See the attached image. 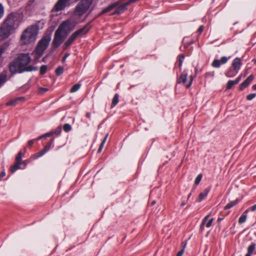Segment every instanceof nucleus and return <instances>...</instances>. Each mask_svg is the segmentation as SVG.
<instances>
[{
    "mask_svg": "<svg viewBox=\"0 0 256 256\" xmlns=\"http://www.w3.org/2000/svg\"><path fill=\"white\" fill-rule=\"evenodd\" d=\"M80 86H81V84H74L72 88L70 90V92H76L77 90H78L80 89Z\"/></svg>",
    "mask_w": 256,
    "mask_h": 256,
    "instance_id": "nucleus-25",
    "label": "nucleus"
},
{
    "mask_svg": "<svg viewBox=\"0 0 256 256\" xmlns=\"http://www.w3.org/2000/svg\"><path fill=\"white\" fill-rule=\"evenodd\" d=\"M86 116L88 118H90V112H87L86 114Z\"/></svg>",
    "mask_w": 256,
    "mask_h": 256,
    "instance_id": "nucleus-53",
    "label": "nucleus"
},
{
    "mask_svg": "<svg viewBox=\"0 0 256 256\" xmlns=\"http://www.w3.org/2000/svg\"><path fill=\"white\" fill-rule=\"evenodd\" d=\"M248 210H246L244 212V214H246L248 213Z\"/></svg>",
    "mask_w": 256,
    "mask_h": 256,
    "instance_id": "nucleus-58",
    "label": "nucleus"
},
{
    "mask_svg": "<svg viewBox=\"0 0 256 256\" xmlns=\"http://www.w3.org/2000/svg\"><path fill=\"white\" fill-rule=\"evenodd\" d=\"M252 88L254 90H256V84L253 85Z\"/></svg>",
    "mask_w": 256,
    "mask_h": 256,
    "instance_id": "nucleus-56",
    "label": "nucleus"
},
{
    "mask_svg": "<svg viewBox=\"0 0 256 256\" xmlns=\"http://www.w3.org/2000/svg\"><path fill=\"white\" fill-rule=\"evenodd\" d=\"M209 192L210 188H206L204 190V191L200 193L198 196V202H200L202 200H203L207 196Z\"/></svg>",
    "mask_w": 256,
    "mask_h": 256,
    "instance_id": "nucleus-13",
    "label": "nucleus"
},
{
    "mask_svg": "<svg viewBox=\"0 0 256 256\" xmlns=\"http://www.w3.org/2000/svg\"><path fill=\"white\" fill-rule=\"evenodd\" d=\"M119 96L118 94H116L112 99V107H114L117 104L118 102Z\"/></svg>",
    "mask_w": 256,
    "mask_h": 256,
    "instance_id": "nucleus-23",
    "label": "nucleus"
},
{
    "mask_svg": "<svg viewBox=\"0 0 256 256\" xmlns=\"http://www.w3.org/2000/svg\"><path fill=\"white\" fill-rule=\"evenodd\" d=\"M186 39L187 38H184V39H183V40H182V42L184 43V46H186Z\"/></svg>",
    "mask_w": 256,
    "mask_h": 256,
    "instance_id": "nucleus-52",
    "label": "nucleus"
},
{
    "mask_svg": "<svg viewBox=\"0 0 256 256\" xmlns=\"http://www.w3.org/2000/svg\"><path fill=\"white\" fill-rule=\"evenodd\" d=\"M93 0H82L75 8V14L78 16L82 15L90 8Z\"/></svg>",
    "mask_w": 256,
    "mask_h": 256,
    "instance_id": "nucleus-7",
    "label": "nucleus"
},
{
    "mask_svg": "<svg viewBox=\"0 0 256 256\" xmlns=\"http://www.w3.org/2000/svg\"><path fill=\"white\" fill-rule=\"evenodd\" d=\"M235 84H236L234 83V80H229L227 84L226 89H230Z\"/></svg>",
    "mask_w": 256,
    "mask_h": 256,
    "instance_id": "nucleus-32",
    "label": "nucleus"
},
{
    "mask_svg": "<svg viewBox=\"0 0 256 256\" xmlns=\"http://www.w3.org/2000/svg\"><path fill=\"white\" fill-rule=\"evenodd\" d=\"M255 247H256L255 244H250L248 247V252L247 254H252L255 249Z\"/></svg>",
    "mask_w": 256,
    "mask_h": 256,
    "instance_id": "nucleus-24",
    "label": "nucleus"
},
{
    "mask_svg": "<svg viewBox=\"0 0 256 256\" xmlns=\"http://www.w3.org/2000/svg\"><path fill=\"white\" fill-rule=\"evenodd\" d=\"M48 89L46 88H40V92L44 93L46 92H47Z\"/></svg>",
    "mask_w": 256,
    "mask_h": 256,
    "instance_id": "nucleus-44",
    "label": "nucleus"
},
{
    "mask_svg": "<svg viewBox=\"0 0 256 256\" xmlns=\"http://www.w3.org/2000/svg\"><path fill=\"white\" fill-rule=\"evenodd\" d=\"M24 98L21 97V98H17L14 100H11L9 102H7L6 104L7 106H16L17 104V102L20 100H24Z\"/></svg>",
    "mask_w": 256,
    "mask_h": 256,
    "instance_id": "nucleus-14",
    "label": "nucleus"
},
{
    "mask_svg": "<svg viewBox=\"0 0 256 256\" xmlns=\"http://www.w3.org/2000/svg\"><path fill=\"white\" fill-rule=\"evenodd\" d=\"M118 5V2H116L112 4H110L102 10L101 14L109 12L115 8L116 9L112 13V14H120L124 12L126 9L128 4L124 3L120 6Z\"/></svg>",
    "mask_w": 256,
    "mask_h": 256,
    "instance_id": "nucleus-6",
    "label": "nucleus"
},
{
    "mask_svg": "<svg viewBox=\"0 0 256 256\" xmlns=\"http://www.w3.org/2000/svg\"><path fill=\"white\" fill-rule=\"evenodd\" d=\"M256 96V93H254V94H248L246 96V99L248 100H251L254 98Z\"/></svg>",
    "mask_w": 256,
    "mask_h": 256,
    "instance_id": "nucleus-36",
    "label": "nucleus"
},
{
    "mask_svg": "<svg viewBox=\"0 0 256 256\" xmlns=\"http://www.w3.org/2000/svg\"><path fill=\"white\" fill-rule=\"evenodd\" d=\"M137 0H129V1H128V2H126V4H128H128H130V3L134 2H135L137 1Z\"/></svg>",
    "mask_w": 256,
    "mask_h": 256,
    "instance_id": "nucleus-50",
    "label": "nucleus"
},
{
    "mask_svg": "<svg viewBox=\"0 0 256 256\" xmlns=\"http://www.w3.org/2000/svg\"><path fill=\"white\" fill-rule=\"evenodd\" d=\"M90 30V28H88L87 26H85L84 28L79 29L78 30H77L74 32L71 36L76 39V38L78 36H80L86 33L88 30Z\"/></svg>",
    "mask_w": 256,
    "mask_h": 256,
    "instance_id": "nucleus-9",
    "label": "nucleus"
},
{
    "mask_svg": "<svg viewBox=\"0 0 256 256\" xmlns=\"http://www.w3.org/2000/svg\"><path fill=\"white\" fill-rule=\"evenodd\" d=\"M191 194H190L188 196V199L190 196Z\"/></svg>",
    "mask_w": 256,
    "mask_h": 256,
    "instance_id": "nucleus-59",
    "label": "nucleus"
},
{
    "mask_svg": "<svg viewBox=\"0 0 256 256\" xmlns=\"http://www.w3.org/2000/svg\"><path fill=\"white\" fill-rule=\"evenodd\" d=\"M241 78H242V76H238L236 78V79L235 80H234V83L236 84L240 82V80H241Z\"/></svg>",
    "mask_w": 256,
    "mask_h": 256,
    "instance_id": "nucleus-42",
    "label": "nucleus"
},
{
    "mask_svg": "<svg viewBox=\"0 0 256 256\" xmlns=\"http://www.w3.org/2000/svg\"><path fill=\"white\" fill-rule=\"evenodd\" d=\"M38 34V30L34 26H30L26 28L22 32L20 40L22 44H27L34 42Z\"/></svg>",
    "mask_w": 256,
    "mask_h": 256,
    "instance_id": "nucleus-4",
    "label": "nucleus"
},
{
    "mask_svg": "<svg viewBox=\"0 0 256 256\" xmlns=\"http://www.w3.org/2000/svg\"><path fill=\"white\" fill-rule=\"evenodd\" d=\"M64 72V68L62 66H58L56 70V73L58 76H60Z\"/></svg>",
    "mask_w": 256,
    "mask_h": 256,
    "instance_id": "nucleus-29",
    "label": "nucleus"
},
{
    "mask_svg": "<svg viewBox=\"0 0 256 256\" xmlns=\"http://www.w3.org/2000/svg\"><path fill=\"white\" fill-rule=\"evenodd\" d=\"M253 60L254 62L255 63H256V60Z\"/></svg>",
    "mask_w": 256,
    "mask_h": 256,
    "instance_id": "nucleus-61",
    "label": "nucleus"
},
{
    "mask_svg": "<svg viewBox=\"0 0 256 256\" xmlns=\"http://www.w3.org/2000/svg\"><path fill=\"white\" fill-rule=\"evenodd\" d=\"M214 220V218H208V222L206 223V227H207V228L210 227L212 224Z\"/></svg>",
    "mask_w": 256,
    "mask_h": 256,
    "instance_id": "nucleus-38",
    "label": "nucleus"
},
{
    "mask_svg": "<svg viewBox=\"0 0 256 256\" xmlns=\"http://www.w3.org/2000/svg\"><path fill=\"white\" fill-rule=\"evenodd\" d=\"M34 144V140H30L28 142V145L30 146H32V144Z\"/></svg>",
    "mask_w": 256,
    "mask_h": 256,
    "instance_id": "nucleus-48",
    "label": "nucleus"
},
{
    "mask_svg": "<svg viewBox=\"0 0 256 256\" xmlns=\"http://www.w3.org/2000/svg\"><path fill=\"white\" fill-rule=\"evenodd\" d=\"M53 134V132H48V133H46L40 136H39L38 138V140H40L42 138H46L47 137H48V136H52Z\"/></svg>",
    "mask_w": 256,
    "mask_h": 256,
    "instance_id": "nucleus-31",
    "label": "nucleus"
},
{
    "mask_svg": "<svg viewBox=\"0 0 256 256\" xmlns=\"http://www.w3.org/2000/svg\"><path fill=\"white\" fill-rule=\"evenodd\" d=\"M47 70V66L46 65H42L40 68V74H44L46 73Z\"/></svg>",
    "mask_w": 256,
    "mask_h": 256,
    "instance_id": "nucleus-34",
    "label": "nucleus"
},
{
    "mask_svg": "<svg viewBox=\"0 0 256 256\" xmlns=\"http://www.w3.org/2000/svg\"><path fill=\"white\" fill-rule=\"evenodd\" d=\"M22 153L21 151L19 152L18 154L16 155V162H21L22 156Z\"/></svg>",
    "mask_w": 256,
    "mask_h": 256,
    "instance_id": "nucleus-28",
    "label": "nucleus"
},
{
    "mask_svg": "<svg viewBox=\"0 0 256 256\" xmlns=\"http://www.w3.org/2000/svg\"><path fill=\"white\" fill-rule=\"evenodd\" d=\"M6 176V172L4 171L0 173V181L2 180V178Z\"/></svg>",
    "mask_w": 256,
    "mask_h": 256,
    "instance_id": "nucleus-47",
    "label": "nucleus"
},
{
    "mask_svg": "<svg viewBox=\"0 0 256 256\" xmlns=\"http://www.w3.org/2000/svg\"><path fill=\"white\" fill-rule=\"evenodd\" d=\"M46 152H45L44 149L39 152H38L36 153V154H35L34 155V158L35 159H36L42 156Z\"/></svg>",
    "mask_w": 256,
    "mask_h": 256,
    "instance_id": "nucleus-26",
    "label": "nucleus"
},
{
    "mask_svg": "<svg viewBox=\"0 0 256 256\" xmlns=\"http://www.w3.org/2000/svg\"><path fill=\"white\" fill-rule=\"evenodd\" d=\"M22 164V162H16L10 168V170L12 173H14L16 170L20 168V166Z\"/></svg>",
    "mask_w": 256,
    "mask_h": 256,
    "instance_id": "nucleus-16",
    "label": "nucleus"
},
{
    "mask_svg": "<svg viewBox=\"0 0 256 256\" xmlns=\"http://www.w3.org/2000/svg\"><path fill=\"white\" fill-rule=\"evenodd\" d=\"M48 56H46L42 58V61L44 62H45L46 58H48Z\"/></svg>",
    "mask_w": 256,
    "mask_h": 256,
    "instance_id": "nucleus-54",
    "label": "nucleus"
},
{
    "mask_svg": "<svg viewBox=\"0 0 256 256\" xmlns=\"http://www.w3.org/2000/svg\"><path fill=\"white\" fill-rule=\"evenodd\" d=\"M70 56V54L68 53H66L65 54L64 56L63 57L62 59V62H64L66 60V58Z\"/></svg>",
    "mask_w": 256,
    "mask_h": 256,
    "instance_id": "nucleus-43",
    "label": "nucleus"
},
{
    "mask_svg": "<svg viewBox=\"0 0 256 256\" xmlns=\"http://www.w3.org/2000/svg\"><path fill=\"white\" fill-rule=\"evenodd\" d=\"M74 38L70 36L68 38V40L66 42L63 46V48L65 50L67 48L70 46L74 40Z\"/></svg>",
    "mask_w": 256,
    "mask_h": 256,
    "instance_id": "nucleus-17",
    "label": "nucleus"
},
{
    "mask_svg": "<svg viewBox=\"0 0 256 256\" xmlns=\"http://www.w3.org/2000/svg\"><path fill=\"white\" fill-rule=\"evenodd\" d=\"M187 74L183 73L181 74L178 80V83L186 84L187 79Z\"/></svg>",
    "mask_w": 256,
    "mask_h": 256,
    "instance_id": "nucleus-19",
    "label": "nucleus"
},
{
    "mask_svg": "<svg viewBox=\"0 0 256 256\" xmlns=\"http://www.w3.org/2000/svg\"><path fill=\"white\" fill-rule=\"evenodd\" d=\"M241 65L242 63L240 59V58H234L232 62V68L235 70L236 72H238L240 69Z\"/></svg>",
    "mask_w": 256,
    "mask_h": 256,
    "instance_id": "nucleus-12",
    "label": "nucleus"
},
{
    "mask_svg": "<svg viewBox=\"0 0 256 256\" xmlns=\"http://www.w3.org/2000/svg\"><path fill=\"white\" fill-rule=\"evenodd\" d=\"M76 23L71 20L63 22L55 32L52 41V46L54 48H58L64 40L66 36L62 34L67 30H72L75 26Z\"/></svg>",
    "mask_w": 256,
    "mask_h": 256,
    "instance_id": "nucleus-3",
    "label": "nucleus"
},
{
    "mask_svg": "<svg viewBox=\"0 0 256 256\" xmlns=\"http://www.w3.org/2000/svg\"><path fill=\"white\" fill-rule=\"evenodd\" d=\"M186 204V202H185V201H183V202L181 203L180 206H184Z\"/></svg>",
    "mask_w": 256,
    "mask_h": 256,
    "instance_id": "nucleus-55",
    "label": "nucleus"
},
{
    "mask_svg": "<svg viewBox=\"0 0 256 256\" xmlns=\"http://www.w3.org/2000/svg\"><path fill=\"white\" fill-rule=\"evenodd\" d=\"M18 14L16 12L7 16L0 27V41L6 40L12 34L16 29V22Z\"/></svg>",
    "mask_w": 256,
    "mask_h": 256,
    "instance_id": "nucleus-2",
    "label": "nucleus"
},
{
    "mask_svg": "<svg viewBox=\"0 0 256 256\" xmlns=\"http://www.w3.org/2000/svg\"><path fill=\"white\" fill-rule=\"evenodd\" d=\"M203 30H204V26H201L198 28V32L199 33V34H200L203 32Z\"/></svg>",
    "mask_w": 256,
    "mask_h": 256,
    "instance_id": "nucleus-46",
    "label": "nucleus"
},
{
    "mask_svg": "<svg viewBox=\"0 0 256 256\" xmlns=\"http://www.w3.org/2000/svg\"><path fill=\"white\" fill-rule=\"evenodd\" d=\"M254 76L252 74L250 75L241 84L240 89L242 90L244 88H246L250 82L253 80Z\"/></svg>",
    "mask_w": 256,
    "mask_h": 256,
    "instance_id": "nucleus-11",
    "label": "nucleus"
},
{
    "mask_svg": "<svg viewBox=\"0 0 256 256\" xmlns=\"http://www.w3.org/2000/svg\"><path fill=\"white\" fill-rule=\"evenodd\" d=\"M184 58V56L182 54L179 56V66H181L182 62Z\"/></svg>",
    "mask_w": 256,
    "mask_h": 256,
    "instance_id": "nucleus-40",
    "label": "nucleus"
},
{
    "mask_svg": "<svg viewBox=\"0 0 256 256\" xmlns=\"http://www.w3.org/2000/svg\"><path fill=\"white\" fill-rule=\"evenodd\" d=\"M62 131V127L60 126H58L55 130V131L53 132L54 134H55L56 135H59Z\"/></svg>",
    "mask_w": 256,
    "mask_h": 256,
    "instance_id": "nucleus-39",
    "label": "nucleus"
},
{
    "mask_svg": "<svg viewBox=\"0 0 256 256\" xmlns=\"http://www.w3.org/2000/svg\"><path fill=\"white\" fill-rule=\"evenodd\" d=\"M202 174H199L196 178V180H195V181H194V183L196 185H198L200 184L201 180H202Z\"/></svg>",
    "mask_w": 256,
    "mask_h": 256,
    "instance_id": "nucleus-35",
    "label": "nucleus"
},
{
    "mask_svg": "<svg viewBox=\"0 0 256 256\" xmlns=\"http://www.w3.org/2000/svg\"><path fill=\"white\" fill-rule=\"evenodd\" d=\"M6 74L4 72L0 75V86H1L6 81Z\"/></svg>",
    "mask_w": 256,
    "mask_h": 256,
    "instance_id": "nucleus-20",
    "label": "nucleus"
},
{
    "mask_svg": "<svg viewBox=\"0 0 256 256\" xmlns=\"http://www.w3.org/2000/svg\"><path fill=\"white\" fill-rule=\"evenodd\" d=\"M31 60L29 54H20L14 60L9 64V70L12 74L38 70L37 68L28 65Z\"/></svg>",
    "mask_w": 256,
    "mask_h": 256,
    "instance_id": "nucleus-1",
    "label": "nucleus"
},
{
    "mask_svg": "<svg viewBox=\"0 0 256 256\" xmlns=\"http://www.w3.org/2000/svg\"><path fill=\"white\" fill-rule=\"evenodd\" d=\"M70 0H58L56 4L54 10L56 12H59L63 10L68 5Z\"/></svg>",
    "mask_w": 256,
    "mask_h": 256,
    "instance_id": "nucleus-8",
    "label": "nucleus"
},
{
    "mask_svg": "<svg viewBox=\"0 0 256 256\" xmlns=\"http://www.w3.org/2000/svg\"><path fill=\"white\" fill-rule=\"evenodd\" d=\"M64 130L66 132H68L71 130L72 127L71 126L68 124H66L64 126Z\"/></svg>",
    "mask_w": 256,
    "mask_h": 256,
    "instance_id": "nucleus-33",
    "label": "nucleus"
},
{
    "mask_svg": "<svg viewBox=\"0 0 256 256\" xmlns=\"http://www.w3.org/2000/svg\"><path fill=\"white\" fill-rule=\"evenodd\" d=\"M238 72L232 68L226 73V76L228 78H232L236 76Z\"/></svg>",
    "mask_w": 256,
    "mask_h": 256,
    "instance_id": "nucleus-18",
    "label": "nucleus"
},
{
    "mask_svg": "<svg viewBox=\"0 0 256 256\" xmlns=\"http://www.w3.org/2000/svg\"><path fill=\"white\" fill-rule=\"evenodd\" d=\"M247 218V215L246 214H242L239 218L238 222L240 224H242L244 222Z\"/></svg>",
    "mask_w": 256,
    "mask_h": 256,
    "instance_id": "nucleus-27",
    "label": "nucleus"
},
{
    "mask_svg": "<svg viewBox=\"0 0 256 256\" xmlns=\"http://www.w3.org/2000/svg\"><path fill=\"white\" fill-rule=\"evenodd\" d=\"M240 202V200L238 198L230 202L225 206L224 210H228L232 208L234 206L236 205Z\"/></svg>",
    "mask_w": 256,
    "mask_h": 256,
    "instance_id": "nucleus-15",
    "label": "nucleus"
},
{
    "mask_svg": "<svg viewBox=\"0 0 256 256\" xmlns=\"http://www.w3.org/2000/svg\"><path fill=\"white\" fill-rule=\"evenodd\" d=\"M246 256H251V254H246Z\"/></svg>",
    "mask_w": 256,
    "mask_h": 256,
    "instance_id": "nucleus-60",
    "label": "nucleus"
},
{
    "mask_svg": "<svg viewBox=\"0 0 256 256\" xmlns=\"http://www.w3.org/2000/svg\"><path fill=\"white\" fill-rule=\"evenodd\" d=\"M156 204V201L155 200H154L151 203V204L152 205H154V204Z\"/></svg>",
    "mask_w": 256,
    "mask_h": 256,
    "instance_id": "nucleus-57",
    "label": "nucleus"
},
{
    "mask_svg": "<svg viewBox=\"0 0 256 256\" xmlns=\"http://www.w3.org/2000/svg\"><path fill=\"white\" fill-rule=\"evenodd\" d=\"M228 58H229L223 56L220 58V60H214L213 61L212 66L214 68H220L221 64H224L226 63Z\"/></svg>",
    "mask_w": 256,
    "mask_h": 256,
    "instance_id": "nucleus-10",
    "label": "nucleus"
},
{
    "mask_svg": "<svg viewBox=\"0 0 256 256\" xmlns=\"http://www.w3.org/2000/svg\"><path fill=\"white\" fill-rule=\"evenodd\" d=\"M210 213L206 216L202 220V224L200 226V229L201 230H202L204 229V226H206V223L208 222V219L210 218Z\"/></svg>",
    "mask_w": 256,
    "mask_h": 256,
    "instance_id": "nucleus-21",
    "label": "nucleus"
},
{
    "mask_svg": "<svg viewBox=\"0 0 256 256\" xmlns=\"http://www.w3.org/2000/svg\"><path fill=\"white\" fill-rule=\"evenodd\" d=\"M108 134H107L105 136L104 140H102V143H101V144H100V147H99V148L98 149V152L100 153V152H102V148H104V145L105 144V142H106V140L108 138Z\"/></svg>",
    "mask_w": 256,
    "mask_h": 256,
    "instance_id": "nucleus-22",
    "label": "nucleus"
},
{
    "mask_svg": "<svg viewBox=\"0 0 256 256\" xmlns=\"http://www.w3.org/2000/svg\"><path fill=\"white\" fill-rule=\"evenodd\" d=\"M184 252V249L183 248L182 250H181L177 254L176 256H182Z\"/></svg>",
    "mask_w": 256,
    "mask_h": 256,
    "instance_id": "nucleus-45",
    "label": "nucleus"
},
{
    "mask_svg": "<svg viewBox=\"0 0 256 256\" xmlns=\"http://www.w3.org/2000/svg\"><path fill=\"white\" fill-rule=\"evenodd\" d=\"M190 81H189L188 84H187L186 85V88H188L190 86L192 85V80H193V76H190Z\"/></svg>",
    "mask_w": 256,
    "mask_h": 256,
    "instance_id": "nucleus-41",
    "label": "nucleus"
},
{
    "mask_svg": "<svg viewBox=\"0 0 256 256\" xmlns=\"http://www.w3.org/2000/svg\"><path fill=\"white\" fill-rule=\"evenodd\" d=\"M224 216H219L218 218V222H220V221L224 219Z\"/></svg>",
    "mask_w": 256,
    "mask_h": 256,
    "instance_id": "nucleus-49",
    "label": "nucleus"
},
{
    "mask_svg": "<svg viewBox=\"0 0 256 256\" xmlns=\"http://www.w3.org/2000/svg\"><path fill=\"white\" fill-rule=\"evenodd\" d=\"M51 38L50 36H46L40 40L35 50L32 53L34 58L38 60L43 54L50 42Z\"/></svg>",
    "mask_w": 256,
    "mask_h": 256,
    "instance_id": "nucleus-5",
    "label": "nucleus"
},
{
    "mask_svg": "<svg viewBox=\"0 0 256 256\" xmlns=\"http://www.w3.org/2000/svg\"><path fill=\"white\" fill-rule=\"evenodd\" d=\"M54 140H51L50 142H48L44 148V150L47 152H48L50 148V147H51V145L52 144V142H53Z\"/></svg>",
    "mask_w": 256,
    "mask_h": 256,
    "instance_id": "nucleus-30",
    "label": "nucleus"
},
{
    "mask_svg": "<svg viewBox=\"0 0 256 256\" xmlns=\"http://www.w3.org/2000/svg\"><path fill=\"white\" fill-rule=\"evenodd\" d=\"M4 14V8L2 5L0 4V20L2 18Z\"/></svg>",
    "mask_w": 256,
    "mask_h": 256,
    "instance_id": "nucleus-37",
    "label": "nucleus"
},
{
    "mask_svg": "<svg viewBox=\"0 0 256 256\" xmlns=\"http://www.w3.org/2000/svg\"><path fill=\"white\" fill-rule=\"evenodd\" d=\"M250 210L252 212L256 210V204L252 206L251 207Z\"/></svg>",
    "mask_w": 256,
    "mask_h": 256,
    "instance_id": "nucleus-51",
    "label": "nucleus"
}]
</instances>
